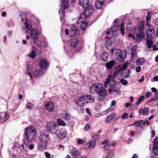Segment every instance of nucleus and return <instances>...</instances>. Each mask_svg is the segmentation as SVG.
<instances>
[{
	"mask_svg": "<svg viewBox=\"0 0 158 158\" xmlns=\"http://www.w3.org/2000/svg\"><path fill=\"white\" fill-rule=\"evenodd\" d=\"M115 64L114 60H111L106 63L105 66L107 69H111Z\"/></svg>",
	"mask_w": 158,
	"mask_h": 158,
	"instance_id": "obj_26",
	"label": "nucleus"
},
{
	"mask_svg": "<svg viewBox=\"0 0 158 158\" xmlns=\"http://www.w3.org/2000/svg\"><path fill=\"white\" fill-rule=\"evenodd\" d=\"M109 84L110 87L112 88H114L116 87V81L112 75H110L104 82V87H107V85Z\"/></svg>",
	"mask_w": 158,
	"mask_h": 158,
	"instance_id": "obj_6",
	"label": "nucleus"
},
{
	"mask_svg": "<svg viewBox=\"0 0 158 158\" xmlns=\"http://www.w3.org/2000/svg\"><path fill=\"white\" fill-rule=\"evenodd\" d=\"M153 151L156 155H158V138H156L155 140Z\"/></svg>",
	"mask_w": 158,
	"mask_h": 158,
	"instance_id": "obj_22",
	"label": "nucleus"
},
{
	"mask_svg": "<svg viewBox=\"0 0 158 158\" xmlns=\"http://www.w3.org/2000/svg\"><path fill=\"white\" fill-rule=\"evenodd\" d=\"M50 137L47 131H45L41 133L39 138V140L40 142L47 143Z\"/></svg>",
	"mask_w": 158,
	"mask_h": 158,
	"instance_id": "obj_7",
	"label": "nucleus"
},
{
	"mask_svg": "<svg viewBox=\"0 0 158 158\" xmlns=\"http://www.w3.org/2000/svg\"><path fill=\"white\" fill-rule=\"evenodd\" d=\"M144 60L143 58H141L137 60L136 61V64L139 65H141L144 63Z\"/></svg>",
	"mask_w": 158,
	"mask_h": 158,
	"instance_id": "obj_45",
	"label": "nucleus"
},
{
	"mask_svg": "<svg viewBox=\"0 0 158 158\" xmlns=\"http://www.w3.org/2000/svg\"><path fill=\"white\" fill-rule=\"evenodd\" d=\"M35 129H26L25 136L28 141H31L35 136Z\"/></svg>",
	"mask_w": 158,
	"mask_h": 158,
	"instance_id": "obj_5",
	"label": "nucleus"
},
{
	"mask_svg": "<svg viewBox=\"0 0 158 158\" xmlns=\"http://www.w3.org/2000/svg\"><path fill=\"white\" fill-rule=\"evenodd\" d=\"M26 106L27 109L31 110L34 107V105L32 103L28 102L26 103Z\"/></svg>",
	"mask_w": 158,
	"mask_h": 158,
	"instance_id": "obj_46",
	"label": "nucleus"
},
{
	"mask_svg": "<svg viewBox=\"0 0 158 158\" xmlns=\"http://www.w3.org/2000/svg\"><path fill=\"white\" fill-rule=\"evenodd\" d=\"M29 144L26 142L23 143L19 147V148L22 151H24L25 152H27L28 151V148Z\"/></svg>",
	"mask_w": 158,
	"mask_h": 158,
	"instance_id": "obj_25",
	"label": "nucleus"
},
{
	"mask_svg": "<svg viewBox=\"0 0 158 158\" xmlns=\"http://www.w3.org/2000/svg\"><path fill=\"white\" fill-rule=\"evenodd\" d=\"M57 123L59 125L65 126L66 125V123L62 119L57 118Z\"/></svg>",
	"mask_w": 158,
	"mask_h": 158,
	"instance_id": "obj_40",
	"label": "nucleus"
},
{
	"mask_svg": "<svg viewBox=\"0 0 158 158\" xmlns=\"http://www.w3.org/2000/svg\"><path fill=\"white\" fill-rule=\"evenodd\" d=\"M151 137L153 138L154 137L155 135V131L154 130H153L151 132Z\"/></svg>",
	"mask_w": 158,
	"mask_h": 158,
	"instance_id": "obj_62",
	"label": "nucleus"
},
{
	"mask_svg": "<svg viewBox=\"0 0 158 158\" xmlns=\"http://www.w3.org/2000/svg\"><path fill=\"white\" fill-rule=\"evenodd\" d=\"M40 65L41 68L46 69L49 66V62L46 59H42L40 61Z\"/></svg>",
	"mask_w": 158,
	"mask_h": 158,
	"instance_id": "obj_14",
	"label": "nucleus"
},
{
	"mask_svg": "<svg viewBox=\"0 0 158 158\" xmlns=\"http://www.w3.org/2000/svg\"><path fill=\"white\" fill-rule=\"evenodd\" d=\"M27 56L32 59L34 58L36 56L35 52L34 50H32L29 54L27 55Z\"/></svg>",
	"mask_w": 158,
	"mask_h": 158,
	"instance_id": "obj_41",
	"label": "nucleus"
},
{
	"mask_svg": "<svg viewBox=\"0 0 158 158\" xmlns=\"http://www.w3.org/2000/svg\"><path fill=\"white\" fill-rule=\"evenodd\" d=\"M69 44L72 48H75L77 45L78 40L76 39H71L70 40Z\"/></svg>",
	"mask_w": 158,
	"mask_h": 158,
	"instance_id": "obj_27",
	"label": "nucleus"
},
{
	"mask_svg": "<svg viewBox=\"0 0 158 158\" xmlns=\"http://www.w3.org/2000/svg\"><path fill=\"white\" fill-rule=\"evenodd\" d=\"M127 64H124L122 65H119L116 68V70L114 73V76H116L118 73H119L121 75L127 68Z\"/></svg>",
	"mask_w": 158,
	"mask_h": 158,
	"instance_id": "obj_9",
	"label": "nucleus"
},
{
	"mask_svg": "<svg viewBox=\"0 0 158 158\" xmlns=\"http://www.w3.org/2000/svg\"><path fill=\"white\" fill-rule=\"evenodd\" d=\"M116 103L115 101L114 100H113L111 102V106H115L116 105Z\"/></svg>",
	"mask_w": 158,
	"mask_h": 158,
	"instance_id": "obj_61",
	"label": "nucleus"
},
{
	"mask_svg": "<svg viewBox=\"0 0 158 158\" xmlns=\"http://www.w3.org/2000/svg\"><path fill=\"white\" fill-rule=\"evenodd\" d=\"M115 114L114 113H111L105 119V121L106 123L110 122L112 119L114 118L115 116Z\"/></svg>",
	"mask_w": 158,
	"mask_h": 158,
	"instance_id": "obj_33",
	"label": "nucleus"
},
{
	"mask_svg": "<svg viewBox=\"0 0 158 158\" xmlns=\"http://www.w3.org/2000/svg\"><path fill=\"white\" fill-rule=\"evenodd\" d=\"M101 86V84H93L90 88V92L91 94L95 93V92H97V91L98 90V88H100Z\"/></svg>",
	"mask_w": 158,
	"mask_h": 158,
	"instance_id": "obj_16",
	"label": "nucleus"
},
{
	"mask_svg": "<svg viewBox=\"0 0 158 158\" xmlns=\"http://www.w3.org/2000/svg\"><path fill=\"white\" fill-rule=\"evenodd\" d=\"M151 19H146V24L148 26H151V25L149 24L150 22Z\"/></svg>",
	"mask_w": 158,
	"mask_h": 158,
	"instance_id": "obj_58",
	"label": "nucleus"
},
{
	"mask_svg": "<svg viewBox=\"0 0 158 158\" xmlns=\"http://www.w3.org/2000/svg\"><path fill=\"white\" fill-rule=\"evenodd\" d=\"M99 137V135H92V139L95 141L97 140Z\"/></svg>",
	"mask_w": 158,
	"mask_h": 158,
	"instance_id": "obj_53",
	"label": "nucleus"
},
{
	"mask_svg": "<svg viewBox=\"0 0 158 158\" xmlns=\"http://www.w3.org/2000/svg\"><path fill=\"white\" fill-rule=\"evenodd\" d=\"M32 40H34V43L37 45L39 47L41 45V43L40 42L38 36L35 37L33 38V39H31Z\"/></svg>",
	"mask_w": 158,
	"mask_h": 158,
	"instance_id": "obj_42",
	"label": "nucleus"
},
{
	"mask_svg": "<svg viewBox=\"0 0 158 158\" xmlns=\"http://www.w3.org/2000/svg\"><path fill=\"white\" fill-rule=\"evenodd\" d=\"M106 33L107 35H111L112 36L110 37V39L107 40L106 43V47L111 45L113 43L115 40V36L116 35L117 32L116 30H114L113 28H110L106 31Z\"/></svg>",
	"mask_w": 158,
	"mask_h": 158,
	"instance_id": "obj_1",
	"label": "nucleus"
},
{
	"mask_svg": "<svg viewBox=\"0 0 158 158\" xmlns=\"http://www.w3.org/2000/svg\"><path fill=\"white\" fill-rule=\"evenodd\" d=\"M44 154L47 158H50V155L48 152H45Z\"/></svg>",
	"mask_w": 158,
	"mask_h": 158,
	"instance_id": "obj_64",
	"label": "nucleus"
},
{
	"mask_svg": "<svg viewBox=\"0 0 158 158\" xmlns=\"http://www.w3.org/2000/svg\"><path fill=\"white\" fill-rule=\"evenodd\" d=\"M30 30V39H33V38L38 36V31L37 30L35 29H32Z\"/></svg>",
	"mask_w": 158,
	"mask_h": 158,
	"instance_id": "obj_29",
	"label": "nucleus"
},
{
	"mask_svg": "<svg viewBox=\"0 0 158 158\" xmlns=\"http://www.w3.org/2000/svg\"><path fill=\"white\" fill-rule=\"evenodd\" d=\"M70 34L72 36L77 37L79 35L80 31L76 27L72 25L70 28Z\"/></svg>",
	"mask_w": 158,
	"mask_h": 158,
	"instance_id": "obj_12",
	"label": "nucleus"
},
{
	"mask_svg": "<svg viewBox=\"0 0 158 158\" xmlns=\"http://www.w3.org/2000/svg\"><path fill=\"white\" fill-rule=\"evenodd\" d=\"M85 111L89 115H90L92 114L91 112L90 111L89 108H86L85 109Z\"/></svg>",
	"mask_w": 158,
	"mask_h": 158,
	"instance_id": "obj_60",
	"label": "nucleus"
},
{
	"mask_svg": "<svg viewBox=\"0 0 158 158\" xmlns=\"http://www.w3.org/2000/svg\"><path fill=\"white\" fill-rule=\"evenodd\" d=\"M41 44L42 46H47L48 43L46 41L44 40L43 41H42V43H41Z\"/></svg>",
	"mask_w": 158,
	"mask_h": 158,
	"instance_id": "obj_56",
	"label": "nucleus"
},
{
	"mask_svg": "<svg viewBox=\"0 0 158 158\" xmlns=\"http://www.w3.org/2000/svg\"><path fill=\"white\" fill-rule=\"evenodd\" d=\"M69 147L70 153L71 154V155L73 158H75L79 155V152L76 149L74 148L72 146L69 145Z\"/></svg>",
	"mask_w": 158,
	"mask_h": 158,
	"instance_id": "obj_13",
	"label": "nucleus"
},
{
	"mask_svg": "<svg viewBox=\"0 0 158 158\" xmlns=\"http://www.w3.org/2000/svg\"><path fill=\"white\" fill-rule=\"evenodd\" d=\"M77 142L78 145H80L84 143L85 141L83 139L79 138L77 139Z\"/></svg>",
	"mask_w": 158,
	"mask_h": 158,
	"instance_id": "obj_50",
	"label": "nucleus"
},
{
	"mask_svg": "<svg viewBox=\"0 0 158 158\" xmlns=\"http://www.w3.org/2000/svg\"><path fill=\"white\" fill-rule=\"evenodd\" d=\"M144 21H142L140 23H139V24L138 26V29L137 30L136 29H136V32H139L140 33H143V32L144 28Z\"/></svg>",
	"mask_w": 158,
	"mask_h": 158,
	"instance_id": "obj_20",
	"label": "nucleus"
},
{
	"mask_svg": "<svg viewBox=\"0 0 158 158\" xmlns=\"http://www.w3.org/2000/svg\"><path fill=\"white\" fill-rule=\"evenodd\" d=\"M26 74L30 76V79H32V75L30 72V68L29 65L27 64L26 65Z\"/></svg>",
	"mask_w": 158,
	"mask_h": 158,
	"instance_id": "obj_38",
	"label": "nucleus"
},
{
	"mask_svg": "<svg viewBox=\"0 0 158 158\" xmlns=\"http://www.w3.org/2000/svg\"><path fill=\"white\" fill-rule=\"evenodd\" d=\"M111 52L112 55L114 53L116 56V58L119 61H123L126 56V54L123 53L119 49L112 48L111 50Z\"/></svg>",
	"mask_w": 158,
	"mask_h": 158,
	"instance_id": "obj_2",
	"label": "nucleus"
},
{
	"mask_svg": "<svg viewBox=\"0 0 158 158\" xmlns=\"http://www.w3.org/2000/svg\"><path fill=\"white\" fill-rule=\"evenodd\" d=\"M104 0H98L96 2L95 6L98 9L100 8L102 6Z\"/></svg>",
	"mask_w": 158,
	"mask_h": 158,
	"instance_id": "obj_34",
	"label": "nucleus"
},
{
	"mask_svg": "<svg viewBox=\"0 0 158 158\" xmlns=\"http://www.w3.org/2000/svg\"><path fill=\"white\" fill-rule=\"evenodd\" d=\"M137 46L135 45L131 48V52H136L137 49Z\"/></svg>",
	"mask_w": 158,
	"mask_h": 158,
	"instance_id": "obj_55",
	"label": "nucleus"
},
{
	"mask_svg": "<svg viewBox=\"0 0 158 158\" xmlns=\"http://www.w3.org/2000/svg\"><path fill=\"white\" fill-rule=\"evenodd\" d=\"M151 12H148L147 16L146 17V19H151Z\"/></svg>",
	"mask_w": 158,
	"mask_h": 158,
	"instance_id": "obj_63",
	"label": "nucleus"
},
{
	"mask_svg": "<svg viewBox=\"0 0 158 158\" xmlns=\"http://www.w3.org/2000/svg\"><path fill=\"white\" fill-rule=\"evenodd\" d=\"M56 127V123L53 122L48 123L47 126V128H54Z\"/></svg>",
	"mask_w": 158,
	"mask_h": 158,
	"instance_id": "obj_43",
	"label": "nucleus"
},
{
	"mask_svg": "<svg viewBox=\"0 0 158 158\" xmlns=\"http://www.w3.org/2000/svg\"><path fill=\"white\" fill-rule=\"evenodd\" d=\"M0 115L2 117V119L3 120V121H6L9 118V115L6 112H4L0 113Z\"/></svg>",
	"mask_w": 158,
	"mask_h": 158,
	"instance_id": "obj_31",
	"label": "nucleus"
},
{
	"mask_svg": "<svg viewBox=\"0 0 158 158\" xmlns=\"http://www.w3.org/2000/svg\"><path fill=\"white\" fill-rule=\"evenodd\" d=\"M87 23H82L81 25V30L84 31L87 26Z\"/></svg>",
	"mask_w": 158,
	"mask_h": 158,
	"instance_id": "obj_48",
	"label": "nucleus"
},
{
	"mask_svg": "<svg viewBox=\"0 0 158 158\" xmlns=\"http://www.w3.org/2000/svg\"><path fill=\"white\" fill-rule=\"evenodd\" d=\"M100 88H98L97 93L99 96L98 97L97 100L98 101H103L105 98L106 95V89L103 87V85L101 84Z\"/></svg>",
	"mask_w": 158,
	"mask_h": 158,
	"instance_id": "obj_3",
	"label": "nucleus"
},
{
	"mask_svg": "<svg viewBox=\"0 0 158 158\" xmlns=\"http://www.w3.org/2000/svg\"><path fill=\"white\" fill-rule=\"evenodd\" d=\"M148 111V108H146L143 109H140L139 110L138 112L139 114L142 115H145L147 114Z\"/></svg>",
	"mask_w": 158,
	"mask_h": 158,
	"instance_id": "obj_36",
	"label": "nucleus"
},
{
	"mask_svg": "<svg viewBox=\"0 0 158 158\" xmlns=\"http://www.w3.org/2000/svg\"><path fill=\"white\" fill-rule=\"evenodd\" d=\"M155 35V31L154 29L152 28H148L147 31V37H153Z\"/></svg>",
	"mask_w": 158,
	"mask_h": 158,
	"instance_id": "obj_23",
	"label": "nucleus"
},
{
	"mask_svg": "<svg viewBox=\"0 0 158 158\" xmlns=\"http://www.w3.org/2000/svg\"><path fill=\"white\" fill-rule=\"evenodd\" d=\"M134 33L135 35V40L137 42H139L142 41L143 39L144 33L136 32V29L134 30Z\"/></svg>",
	"mask_w": 158,
	"mask_h": 158,
	"instance_id": "obj_11",
	"label": "nucleus"
},
{
	"mask_svg": "<svg viewBox=\"0 0 158 158\" xmlns=\"http://www.w3.org/2000/svg\"><path fill=\"white\" fill-rule=\"evenodd\" d=\"M95 146V141H90L86 143L84 146L85 149H86L88 148H90L92 149L94 148Z\"/></svg>",
	"mask_w": 158,
	"mask_h": 158,
	"instance_id": "obj_19",
	"label": "nucleus"
},
{
	"mask_svg": "<svg viewBox=\"0 0 158 158\" xmlns=\"http://www.w3.org/2000/svg\"><path fill=\"white\" fill-rule=\"evenodd\" d=\"M61 4L62 8L59 10V14L60 16V19L62 20L64 17L65 14V9H67L69 6L68 0H62L61 2Z\"/></svg>",
	"mask_w": 158,
	"mask_h": 158,
	"instance_id": "obj_4",
	"label": "nucleus"
},
{
	"mask_svg": "<svg viewBox=\"0 0 158 158\" xmlns=\"http://www.w3.org/2000/svg\"><path fill=\"white\" fill-rule=\"evenodd\" d=\"M44 106L46 110L50 112H53L54 110L55 106L51 102L47 101L44 104Z\"/></svg>",
	"mask_w": 158,
	"mask_h": 158,
	"instance_id": "obj_10",
	"label": "nucleus"
},
{
	"mask_svg": "<svg viewBox=\"0 0 158 158\" xmlns=\"http://www.w3.org/2000/svg\"><path fill=\"white\" fill-rule=\"evenodd\" d=\"M47 148V143L40 142L38 145V148L40 151L43 150Z\"/></svg>",
	"mask_w": 158,
	"mask_h": 158,
	"instance_id": "obj_28",
	"label": "nucleus"
},
{
	"mask_svg": "<svg viewBox=\"0 0 158 158\" xmlns=\"http://www.w3.org/2000/svg\"><path fill=\"white\" fill-rule=\"evenodd\" d=\"M49 132L52 134H56L57 135L58 133L59 129H49Z\"/></svg>",
	"mask_w": 158,
	"mask_h": 158,
	"instance_id": "obj_47",
	"label": "nucleus"
},
{
	"mask_svg": "<svg viewBox=\"0 0 158 158\" xmlns=\"http://www.w3.org/2000/svg\"><path fill=\"white\" fill-rule=\"evenodd\" d=\"M79 3L81 6L85 9L88 7L89 5V0H80Z\"/></svg>",
	"mask_w": 158,
	"mask_h": 158,
	"instance_id": "obj_18",
	"label": "nucleus"
},
{
	"mask_svg": "<svg viewBox=\"0 0 158 158\" xmlns=\"http://www.w3.org/2000/svg\"><path fill=\"white\" fill-rule=\"evenodd\" d=\"M123 25V24H122L121 27L120 29V31H121V34L123 35L124 34V29L123 27H122Z\"/></svg>",
	"mask_w": 158,
	"mask_h": 158,
	"instance_id": "obj_57",
	"label": "nucleus"
},
{
	"mask_svg": "<svg viewBox=\"0 0 158 158\" xmlns=\"http://www.w3.org/2000/svg\"><path fill=\"white\" fill-rule=\"evenodd\" d=\"M152 39L153 37H147L146 40V44L148 48H151L153 45V42Z\"/></svg>",
	"mask_w": 158,
	"mask_h": 158,
	"instance_id": "obj_24",
	"label": "nucleus"
},
{
	"mask_svg": "<svg viewBox=\"0 0 158 158\" xmlns=\"http://www.w3.org/2000/svg\"><path fill=\"white\" fill-rule=\"evenodd\" d=\"M86 97L85 95H82L75 101V103L76 105L80 106H84L88 103L86 100Z\"/></svg>",
	"mask_w": 158,
	"mask_h": 158,
	"instance_id": "obj_8",
	"label": "nucleus"
},
{
	"mask_svg": "<svg viewBox=\"0 0 158 158\" xmlns=\"http://www.w3.org/2000/svg\"><path fill=\"white\" fill-rule=\"evenodd\" d=\"M57 136L60 139H64L66 136V133L64 130L62 129H59Z\"/></svg>",
	"mask_w": 158,
	"mask_h": 158,
	"instance_id": "obj_17",
	"label": "nucleus"
},
{
	"mask_svg": "<svg viewBox=\"0 0 158 158\" xmlns=\"http://www.w3.org/2000/svg\"><path fill=\"white\" fill-rule=\"evenodd\" d=\"M144 98V97L143 96H141L138 99L137 101L135 102V105L136 106H138L140 105L141 102L143 101Z\"/></svg>",
	"mask_w": 158,
	"mask_h": 158,
	"instance_id": "obj_44",
	"label": "nucleus"
},
{
	"mask_svg": "<svg viewBox=\"0 0 158 158\" xmlns=\"http://www.w3.org/2000/svg\"><path fill=\"white\" fill-rule=\"evenodd\" d=\"M146 124L147 125H148L149 124V123L147 120L146 121L144 120H139L135 122L134 124L131 125H135L136 127H143V126Z\"/></svg>",
	"mask_w": 158,
	"mask_h": 158,
	"instance_id": "obj_15",
	"label": "nucleus"
},
{
	"mask_svg": "<svg viewBox=\"0 0 158 158\" xmlns=\"http://www.w3.org/2000/svg\"><path fill=\"white\" fill-rule=\"evenodd\" d=\"M109 53L106 52H102L100 54V58L103 61H106L107 60L109 56Z\"/></svg>",
	"mask_w": 158,
	"mask_h": 158,
	"instance_id": "obj_21",
	"label": "nucleus"
},
{
	"mask_svg": "<svg viewBox=\"0 0 158 158\" xmlns=\"http://www.w3.org/2000/svg\"><path fill=\"white\" fill-rule=\"evenodd\" d=\"M120 82L123 85H126L128 83L127 81L124 79H121L120 80Z\"/></svg>",
	"mask_w": 158,
	"mask_h": 158,
	"instance_id": "obj_51",
	"label": "nucleus"
},
{
	"mask_svg": "<svg viewBox=\"0 0 158 158\" xmlns=\"http://www.w3.org/2000/svg\"><path fill=\"white\" fill-rule=\"evenodd\" d=\"M25 24L26 27L29 30H31L32 27V26L31 24V23L30 22V20L28 19H26V22H25Z\"/></svg>",
	"mask_w": 158,
	"mask_h": 158,
	"instance_id": "obj_39",
	"label": "nucleus"
},
{
	"mask_svg": "<svg viewBox=\"0 0 158 158\" xmlns=\"http://www.w3.org/2000/svg\"><path fill=\"white\" fill-rule=\"evenodd\" d=\"M60 116L66 121L69 120L71 117L70 115L66 112H64L62 114H61Z\"/></svg>",
	"mask_w": 158,
	"mask_h": 158,
	"instance_id": "obj_30",
	"label": "nucleus"
},
{
	"mask_svg": "<svg viewBox=\"0 0 158 158\" xmlns=\"http://www.w3.org/2000/svg\"><path fill=\"white\" fill-rule=\"evenodd\" d=\"M130 74V70L128 69L126 71L123 72L121 75L123 77L127 78L129 76Z\"/></svg>",
	"mask_w": 158,
	"mask_h": 158,
	"instance_id": "obj_37",
	"label": "nucleus"
},
{
	"mask_svg": "<svg viewBox=\"0 0 158 158\" xmlns=\"http://www.w3.org/2000/svg\"><path fill=\"white\" fill-rule=\"evenodd\" d=\"M128 116V114L126 113H124L122 116L121 118L123 119H125L127 118Z\"/></svg>",
	"mask_w": 158,
	"mask_h": 158,
	"instance_id": "obj_54",
	"label": "nucleus"
},
{
	"mask_svg": "<svg viewBox=\"0 0 158 158\" xmlns=\"http://www.w3.org/2000/svg\"><path fill=\"white\" fill-rule=\"evenodd\" d=\"M86 97V100L88 101V103H92L94 101V97L93 95H85Z\"/></svg>",
	"mask_w": 158,
	"mask_h": 158,
	"instance_id": "obj_35",
	"label": "nucleus"
},
{
	"mask_svg": "<svg viewBox=\"0 0 158 158\" xmlns=\"http://www.w3.org/2000/svg\"><path fill=\"white\" fill-rule=\"evenodd\" d=\"M151 81L152 82H154V81H158V76H155L153 78H152L151 79Z\"/></svg>",
	"mask_w": 158,
	"mask_h": 158,
	"instance_id": "obj_52",
	"label": "nucleus"
},
{
	"mask_svg": "<svg viewBox=\"0 0 158 158\" xmlns=\"http://www.w3.org/2000/svg\"><path fill=\"white\" fill-rule=\"evenodd\" d=\"M28 147L30 150H32L34 148L35 145L34 144H30L29 146L28 145Z\"/></svg>",
	"mask_w": 158,
	"mask_h": 158,
	"instance_id": "obj_59",
	"label": "nucleus"
},
{
	"mask_svg": "<svg viewBox=\"0 0 158 158\" xmlns=\"http://www.w3.org/2000/svg\"><path fill=\"white\" fill-rule=\"evenodd\" d=\"M34 75L36 77H39L43 75V73L41 70H36L33 72Z\"/></svg>",
	"mask_w": 158,
	"mask_h": 158,
	"instance_id": "obj_32",
	"label": "nucleus"
},
{
	"mask_svg": "<svg viewBox=\"0 0 158 158\" xmlns=\"http://www.w3.org/2000/svg\"><path fill=\"white\" fill-rule=\"evenodd\" d=\"M131 60H133L134 59H135V58L137 57V54L136 52H131Z\"/></svg>",
	"mask_w": 158,
	"mask_h": 158,
	"instance_id": "obj_49",
	"label": "nucleus"
}]
</instances>
